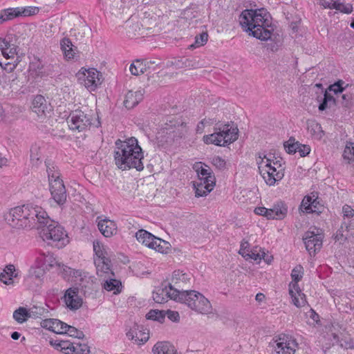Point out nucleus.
<instances>
[{
	"mask_svg": "<svg viewBox=\"0 0 354 354\" xmlns=\"http://www.w3.org/2000/svg\"><path fill=\"white\" fill-rule=\"evenodd\" d=\"M143 158L142 148L136 138L115 142L114 160L119 169L127 170L134 168L137 171H142L144 169Z\"/></svg>",
	"mask_w": 354,
	"mask_h": 354,
	"instance_id": "obj_1",
	"label": "nucleus"
},
{
	"mask_svg": "<svg viewBox=\"0 0 354 354\" xmlns=\"http://www.w3.org/2000/svg\"><path fill=\"white\" fill-rule=\"evenodd\" d=\"M270 15L264 8L244 10L239 18L240 24L250 31L252 35L261 40L271 38L273 28L271 27Z\"/></svg>",
	"mask_w": 354,
	"mask_h": 354,
	"instance_id": "obj_2",
	"label": "nucleus"
},
{
	"mask_svg": "<svg viewBox=\"0 0 354 354\" xmlns=\"http://www.w3.org/2000/svg\"><path fill=\"white\" fill-rule=\"evenodd\" d=\"M45 218L37 220L35 228L39 230L41 238L53 246L61 248L68 243V236L64 228L53 220H51L46 213Z\"/></svg>",
	"mask_w": 354,
	"mask_h": 354,
	"instance_id": "obj_3",
	"label": "nucleus"
},
{
	"mask_svg": "<svg viewBox=\"0 0 354 354\" xmlns=\"http://www.w3.org/2000/svg\"><path fill=\"white\" fill-rule=\"evenodd\" d=\"M239 129L233 122L220 124L214 127V132L203 136L205 144H213L217 146L225 147L233 143L238 139Z\"/></svg>",
	"mask_w": 354,
	"mask_h": 354,
	"instance_id": "obj_4",
	"label": "nucleus"
},
{
	"mask_svg": "<svg viewBox=\"0 0 354 354\" xmlns=\"http://www.w3.org/2000/svg\"><path fill=\"white\" fill-rule=\"evenodd\" d=\"M185 304L192 310L203 315L212 313L210 301L196 290H180L178 301Z\"/></svg>",
	"mask_w": 354,
	"mask_h": 354,
	"instance_id": "obj_5",
	"label": "nucleus"
},
{
	"mask_svg": "<svg viewBox=\"0 0 354 354\" xmlns=\"http://www.w3.org/2000/svg\"><path fill=\"white\" fill-rule=\"evenodd\" d=\"M18 210V228H35L37 221L45 218L46 212L41 207L24 205L16 207Z\"/></svg>",
	"mask_w": 354,
	"mask_h": 354,
	"instance_id": "obj_6",
	"label": "nucleus"
},
{
	"mask_svg": "<svg viewBox=\"0 0 354 354\" xmlns=\"http://www.w3.org/2000/svg\"><path fill=\"white\" fill-rule=\"evenodd\" d=\"M261 158V161L258 162L259 170L261 176L264 179L266 183L270 186L274 185L276 182L281 180L284 176V169L275 168L272 167L271 159L266 156Z\"/></svg>",
	"mask_w": 354,
	"mask_h": 354,
	"instance_id": "obj_7",
	"label": "nucleus"
},
{
	"mask_svg": "<svg viewBox=\"0 0 354 354\" xmlns=\"http://www.w3.org/2000/svg\"><path fill=\"white\" fill-rule=\"evenodd\" d=\"M163 17H161L159 15H157L154 12H146L144 14V17L142 18L141 21L134 25L132 26L133 30L135 31H140L139 35H145L148 34L145 32V31H150L153 30V32L157 29L159 30L160 29V25L162 23Z\"/></svg>",
	"mask_w": 354,
	"mask_h": 354,
	"instance_id": "obj_8",
	"label": "nucleus"
},
{
	"mask_svg": "<svg viewBox=\"0 0 354 354\" xmlns=\"http://www.w3.org/2000/svg\"><path fill=\"white\" fill-rule=\"evenodd\" d=\"M67 122L71 129L82 131L91 126V115L77 109L71 113Z\"/></svg>",
	"mask_w": 354,
	"mask_h": 354,
	"instance_id": "obj_9",
	"label": "nucleus"
},
{
	"mask_svg": "<svg viewBox=\"0 0 354 354\" xmlns=\"http://www.w3.org/2000/svg\"><path fill=\"white\" fill-rule=\"evenodd\" d=\"M180 290L177 288H173L171 283L168 286L159 288L153 292V299L155 302L163 304L167 302L168 299L178 301Z\"/></svg>",
	"mask_w": 354,
	"mask_h": 354,
	"instance_id": "obj_10",
	"label": "nucleus"
},
{
	"mask_svg": "<svg viewBox=\"0 0 354 354\" xmlns=\"http://www.w3.org/2000/svg\"><path fill=\"white\" fill-rule=\"evenodd\" d=\"M303 240L306 250L311 255L315 254L322 246L323 234L314 231H308L305 233Z\"/></svg>",
	"mask_w": 354,
	"mask_h": 354,
	"instance_id": "obj_11",
	"label": "nucleus"
},
{
	"mask_svg": "<svg viewBox=\"0 0 354 354\" xmlns=\"http://www.w3.org/2000/svg\"><path fill=\"white\" fill-rule=\"evenodd\" d=\"M49 187L52 198L59 205H63L67 198L66 190L63 180L61 178L55 179L49 183Z\"/></svg>",
	"mask_w": 354,
	"mask_h": 354,
	"instance_id": "obj_12",
	"label": "nucleus"
},
{
	"mask_svg": "<svg viewBox=\"0 0 354 354\" xmlns=\"http://www.w3.org/2000/svg\"><path fill=\"white\" fill-rule=\"evenodd\" d=\"M32 112L37 115V120L43 122L50 117L51 109L49 108L45 98L40 95L35 96L32 103Z\"/></svg>",
	"mask_w": 354,
	"mask_h": 354,
	"instance_id": "obj_13",
	"label": "nucleus"
},
{
	"mask_svg": "<svg viewBox=\"0 0 354 354\" xmlns=\"http://www.w3.org/2000/svg\"><path fill=\"white\" fill-rule=\"evenodd\" d=\"M194 169L196 171L199 183H206L210 185L215 186L216 178L212 172V170L206 165H203L202 162H196L194 165Z\"/></svg>",
	"mask_w": 354,
	"mask_h": 354,
	"instance_id": "obj_14",
	"label": "nucleus"
},
{
	"mask_svg": "<svg viewBox=\"0 0 354 354\" xmlns=\"http://www.w3.org/2000/svg\"><path fill=\"white\" fill-rule=\"evenodd\" d=\"M64 300L66 306L71 310H77L82 305V299L79 295L77 288H70L66 290Z\"/></svg>",
	"mask_w": 354,
	"mask_h": 354,
	"instance_id": "obj_15",
	"label": "nucleus"
},
{
	"mask_svg": "<svg viewBox=\"0 0 354 354\" xmlns=\"http://www.w3.org/2000/svg\"><path fill=\"white\" fill-rule=\"evenodd\" d=\"M11 36H7L5 38H0V48L1 54L6 59H13L17 55L18 46L12 43Z\"/></svg>",
	"mask_w": 354,
	"mask_h": 354,
	"instance_id": "obj_16",
	"label": "nucleus"
},
{
	"mask_svg": "<svg viewBox=\"0 0 354 354\" xmlns=\"http://www.w3.org/2000/svg\"><path fill=\"white\" fill-rule=\"evenodd\" d=\"M82 75L85 77V86L87 88H90L91 91L94 90L97 85L101 84L102 75L95 68L85 70V71L82 73Z\"/></svg>",
	"mask_w": 354,
	"mask_h": 354,
	"instance_id": "obj_17",
	"label": "nucleus"
},
{
	"mask_svg": "<svg viewBox=\"0 0 354 354\" xmlns=\"http://www.w3.org/2000/svg\"><path fill=\"white\" fill-rule=\"evenodd\" d=\"M41 327L55 333H66V324L57 319H46L41 322Z\"/></svg>",
	"mask_w": 354,
	"mask_h": 354,
	"instance_id": "obj_18",
	"label": "nucleus"
},
{
	"mask_svg": "<svg viewBox=\"0 0 354 354\" xmlns=\"http://www.w3.org/2000/svg\"><path fill=\"white\" fill-rule=\"evenodd\" d=\"M192 275L189 273L183 272L180 270H175L171 278L173 288H177L180 290H184L183 285L190 283Z\"/></svg>",
	"mask_w": 354,
	"mask_h": 354,
	"instance_id": "obj_19",
	"label": "nucleus"
},
{
	"mask_svg": "<svg viewBox=\"0 0 354 354\" xmlns=\"http://www.w3.org/2000/svg\"><path fill=\"white\" fill-rule=\"evenodd\" d=\"M297 346L295 340L279 342L274 346L272 354H294Z\"/></svg>",
	"mask_w": 354,
	"mask_h": 354,
	"instance_id": "obj_20",
	"label": "nucleus"
},
{
	"mask_svg": "<svg viewBox=\"0 0 354 354\" xmlns=\"http://www.w3.org/2000/svg\"><path fill=\"white\" fill-rule=\"evenodd\" d=\"M98 229L105 237H111L117 232L115 223L109 219L104 218L98 221Z\"/></svg>",
	"mask_w": 354,
	"mask_h": 354,
	"instance_id": "obj_21",
	"label": "nucleus"
},
{
	"mask_svg": "<svg viewBox=\"0 0 354 354\" xmlns=\"http://www.w3.org/2000/svg\"><path fill=\"white\" fill-rule=\"evenodd\" d=\"M270 213L268 214V219H283L287 214V207L286 205L279 201L274 204L273 207L269 209Z\"/></svg>",
	"mask_w": 354,
	"mask_h": 354,
	"instance_id": "obj_22",
	"label": "nucleus"
},
{
	"mask_svg": "<svg viewBox=\"0 0 354 354\" xmlns=\"http://www.w3.org/2000/svg\"><path fill=\"white\" fill-rule=\"evenodd\" d=\"M142 96L143 93L141 91L135 92L129 91L125 95L124 105L127 109H132L142 100Z\"/></svg>",
	"mask_w": 354,
	"mask_h": 354,
	"instance_id": "obj_23",
	"label": "nucleus"
},
{
	"mask_svg": "<svg viewBox=\"0 0 354 354\" xmlns=\"http://www.w3.org/2000/svg\"><path fill=\"white\" fill-rule=\"evenodd\" d=\"M17 277L16 273L15 267L12 264H9L6 266L3 271L0 274V280L6 285L13 283V278Z\"/></svg>",
	"mask_w": 354,
	"mask_h": 354,
	"instance_id": "obj_24",
	"label": "nucleus"
},
{
	"mask_svg": "<svg viewBox=\"0 0 354 354\" xmlns=\"http://www.w3.org/2000/svg\"><path fill=\"white\" fill-rule=\"evenodd\" d=\"M154 354H178L174 346L168 342H158L153 347Z\"/></svg>",
	"mask_w": 354,
	"mask_h": 354,
	"instance_id": "obj_25",
	"label": "nucleus"
},
{
	"mask_svg": "<svg viewBox=\"0 0 354 354\" xmlns=\"http://www.w3.org/2000/svg\"><path fill=\"white\" fill-rule=\"evenodd\" d=\"M171 64L174 66L176 69L180 68H196L198 67V62L196 59H190L187 58H180L175 59L174 60L171 62Z\"/></svg>",
	"mask_w": 354,
	"mask_h": 354,
	"instance_id": "obj_26",
	"label": "nucleus"
},
{
	"mask_svg": "<svg viewBox=\"0 0 354 354\" xmlns=\"http://www.w3.org/2000/svg\"><path fill=\"white\" fill-rule=\"evenodd\" d=\"M307 129L308 133L315 139L320 140L323 138L324 132L321 125L315 120L307 121Z\"/></svg>",
	"mask_w": 354,
	"mask_h": 354,
	"instance_id": "obj_27",
	"label": "nucleus"
},
{
	"mask_svg": "<svg viewBox=\"0 0 354 354\" xmlns=\"http://www.w3.org/2000/svg\"><path fill=\"white\" fill-rule=\"evenodd\" d=\"M151 62H145L140 59H136L130 65L129 71L133 75H140L147 71V68H149Z\"/></svg>",
	"mask_w": 354,
	"mask_h": 354,
	"instance_id": "obj_28",
	"label": "nucleus"
},
{
	"mask_svg": "<svg viewBox=\"0 0 354 354\" xmlns=\"http://www.w3.org/2000/svg\"><path fill=\"white\" fill-rule=\"evenodd\" d=\"M95 264L97 268V274L102 276L103 274L111 271V261L109 259H95Z\"/></svg>",
	"mask_w": 354,
	"mask_h": 354,
	"instance_id": "obj_29",
	"label": "nucleus"
},
{
	"mask_svg": "<svg viewBox=\"0 0 354 354\" xmlns=\"http://www.w3.org/2000/svg\"><path fill=\"white\" fill-rule=\"evenodd\" d=\"M61 49L64 56L70 59H73L75 56V50L73 48L71 41L68 38L64 37L60 41Z\"/></svg>",
	"mask_w": 354,
	"mask_h": 354,
	"instance_id": "obj_30",
	"label": "nucleus"
},
{
	"mask_svg": "<svg viewBox=\"0 0 354 354\" xmlns=\"http://www.w3.org/2000/svg\"><path fill=\"white\" fill-rule=\"evenodd\" d=\"M169 128L165 127L159 131L157 133L156 138L161 145H171L175 142Z\"/></svg>",
	"mask_w": 354,
	"mask_h": 354,
	"instance_id": "obj_31",
	"label": "nucleus"
},
{
	"mask_svg": "<svg viewBox=\"0 0 354 354\" xmlns=\"http://www.w3.org/2000/svg\"><path fill=\"white\" fill-rule=\"evenodd\" d=\"M171 133L174 141L176 142L179 139L182 138L187 133V127L184 123L178 124L177 126H169L167 127Z\"/></svg>",
	"mask_w": 354,
	"mask_h": 354,
	"instance_id": "obj_32",
	"label": "nucleus"
},
{
	"mask_svg": "<svg viewBox=\"0 0 354 354\" xmlns=\"http://www.w3.org/2000/svg\"><path fill=\"white\" fill-rule=\"evenodd\" d=\"M54 345L57 350L64 354H75V345L68 341L55 342Z\"/></svg>",
	"mask_w": 354,
	"mask_h": 354,
	"instance_id": "obj_33",
	"label": "nucleus"
},
{
	"mask_svg": "<svg viewBox=\"0 0 354 354\" xmlns=\"http://www.w3.org/2000/svg\"><path fill=\"white\" fill-rule=\"evenodd\" d=\"M136 236L139 242L145 245L148 248H150L151 241H153L154 237L153 234L144 230H138L136 234Z\"/></svg>",
	"mask_w": 354,
	"mask_h": 354,
	"instance_id": "obj_34",
	"label": "nucleus"
},
{
	"mask_svg": "<svg viewBox=\"0 0 354 354\" xmlns=\"http://www.w3.org/2000/svg\"><path fill=\"white\" fill-rule=\"evenodd\" d=\"M121 282L115 279H107L103 284V288L107 291H113L114 294L120 292Z\"/></svg>",
	"mask_w": 354,
	"mask_h": 354,
	"instance_id": "obj_35",
	"label": "nucleus"
},
{
	"mask_svg": "<svg viewBox=\"0 0 354 354\" xmlns=\"http://www.w3.org/2000/svg\"><path fill=\"white\" fill-rule=\"evenodd\" d=\"M206 183H197L195 186V194L196 197L206 196L214 188V186L205 184Z\"/></svg>",
	"mask_w": 354,
	"mask_h": 354,
	"instance_id": "obj_36",
	"label": "nucleus"
},
{
	"mask_svg": "<svg viewBox=\"0 0 354 354\" xmlns=\"http://www.w3.org/2000/svg\"><path fill=\"white\" fill-rule=\"evenodd\" d=\"M30 161L32 165L36 167L41 163V152L39 147L37 145L32 146L30 149Z\"/></svg>",
	"mask_w": 354,
	"mask_h": 354,
	"instance_id": "obj_37",
	"label": "nucleus"
},
{
	"mask_svg": "<svg viewBox=\"0 0 354 354\" xmlns=\"http://www.w3.org/2000/svg\"><path fill=\"white\" fill-rule=\"evenodd\" d=\"M13 318L19 324L25 322L28 318H30L28 315V310L24 307H19L14 311Z\"/></svg>",
	"mask_w": 354,
	"mask_h": 354,
	"instance_id": "obj_38",
	"label": "nucleus"
},
{
	"mask_svg": "<svg viewBox=\"0 0 354 354\" xmlns=\"http://www.w3.org/2000/svg\"><path fill=\"white\" fill-rule=\"evenodd\" d=\"M17 207L11 209L8 212L5 214L4 218L6 221L11 226L18 228V218L19 213L17 212Z\"/></svg>",
	"mask_w": 354,
	"mask_h": 354,
	"instance_id": "obj_39",
	"label": "nucleus"
},
{
	"mask_svg": "<svg viewBox=\"0 0 354 354\" xmlns=\"http://www.w3.org/2000/svg\"><path fill=\"white\" fill-rule=\"evenodd\" d=\"M143 336L141 339L138 337V330L137 329H131L127 333V336L129 339L135 340L136 342L138 344H144L149 339V333H142Z\"/></svg>",
	"mask_w": 354,
	"mask_h": 354,
	"instance_id": "obj_40",
	"label": "nucleus"
},
{
	"mask_svg": "<svg viewBox=\"0 0 354 354\" xmlns=\"http://www.w3.org/2000/svg\"><path fill=\"white\" fill-rule=\"evenodd\" d=\"M45 165L46 167V171L48 174L49 183L52 182L55 179H56V180L60 179L59 173L55 169V166L50 162V160L45 161Z\"/></svg>",
	"mask_w": 354,
	"mask_h": 354,
	"instance_id": "obj_41",
	"label": "nucleus"
},
{
	"mask_svg": "<svg viewBox=\"0 0 354 354\" xmlns=\"http://www.w3.org/2000/svg\"><path fill=\"white\" fill-rule=\"evenodd\" d=\"M15 12L17 13V17L24 16L28 17L37 14L39 12V8L35 6H28L26 8H15Z\"/></svg>",
	"mask_w": 354,
	"mask_h": 354,
	"instance_id": "obj_42",
	"label": "nucleus"
},
{
	"mask_svg": "<svg viewBox=\"0 0 354 354\" xmlns=\"http://www.w3.org/2000/svg\"><path fill=\"white\" fill-rule=\"evenodd\" d=\"M17 17L15 8H8L0 11V24Z\"/></svg>",
	"mask_w": 354,
	"mask_h": 354,
	"instance_id": "obj_43",
	"label": "nucleus"
},
{
	"mask_svg": "<svg viewBox=\"0 0 354 354\" xmlns=\"http://www.w3.org/2000/svg\"><path fill=\"white\" fill-rule=\"evenodd\" d=\"M316 202V199H313L311 196H307L304 198L301 204V209L303 212L306 213L316 212L315 209L312 208V205Z\"/></svg>",
	"mask_w": 354,
	"mask_h": 354,
	"instance_id": "obj_44",
	"label": "nucleus"
},
{
	"mask_svg": "<svg viewBox=\"0 0 354 354\" xmlns=\"http://www.w3.org/2000/svg\"><path fill=\"white\" fill-rule=\"evenodd\" d=\"M349 229L345 228L344 222H343L335 234V239L340 243H344L349 236Z\"/></svg>",
	"mask_w": 354,
	"mask_h": 354,
	"instance_id": "obj_45",
	"label": "nucleus"
},
{
	"mask_svg": "<svg viewBox=\"0 0 354 354\" xmlns=\"http://www.w3.org/2000/svg\"><path fill=\"white\" fill-rule=\"evenodd\" d=\"M147 319H152L162 322L165 317V310H151L147 315Z\"/></svg>",
	"mask_w": 354,
	"mask_h": 354,
	"instance_id": "obj_46",
	"label": "nucleus"
},
{
	"mask_svg": "<svg viewBox=\"0 0 354 354\" xmlns=\"http://www.w3.org/2000/svg\"><path fill=\"white\" fill-rule=\"evenodd\" d=\"M337 98L334 97L333 95L326 91L324 95V100L319 106V111H324L327 108L328 104H335Z\"/></svg>",
	"mask_w": 354,
	"mask_h": 354,
	"instance_id": "obj_47",
	"label": "nucleus"
},
{
	"mask_svg": "<svg viewBox=\"0 0 354 354\" xmlns=\"http://www.w3.org/2000/svg\"><path fill=\"white\" fill-rule=\"evenodd\" d=\"M332 7V9H335L337 10H339L342 12L346 14L351 13L353 10L352 5L349 3L345 5L337 1H333Z\"/></svg>",
	"mask_w": 354,
	"mask_h": 354,
	"instance_id": "obj_48",
	"label": "nucleus"
},
{
	"mask_svg": "<svg viewBox=\"0 0 354 354\" xmlns=\"http://www.w3.org/2000/svg\"><path fill=\"white\" fill-rule=\"evenodd\" d=\"M344 84V82L342 80H339L335 84L329 86L328 89L326 90L329 93H334L337 95V97H339V95L343 93L344 88H343L342 85Z\"/></svg>",
	"mask_w": 354,
	"mask_h": 354,
	"instance_id": "obj_49",
	"label": "nucleus"
},
{
	"mask_svg": "<svg viewBox=\"0 0 354 354\" xmlns=\"http://www.w3.org/2000/svg\"><path fill=\"white\" fill-rule=\"evenodd\" d=\"M46 310L43 307L33 306L28 310V315L30 318L36 319L44 316L46 313Z\"/></svg>",
	"mask_w": 354,
	"mask_h": 354,
	"instance_id": "obj_50",
	"label": "nucleus"
},
{
	"mask_svg": "<svg viewBox=\"0 0 354 354\" xmlns=\"http://www.w3.org/2000/svg\"><path fill=\"white\" fill-rule=\"evenodd\" d=\"M354 143L348 142L346 145L343 153V157L344 159H347L348 162H353L354 158Z\"/></svg>",
	"mask_w": 354,
	"mask_h": 354,
	"instance_id": "obj_51",
	"label": "nucleus"
},
{
	"mask_svg": "<svg viewBox=\"0 0 354 354\" xmlns=\"http://www.w3.org/2000/svg\"><path fill=\"white\" fill-rule=\"evenodd\" d=\"M93 250L95 252V259H108L106 257L107 253L104 248V245L99 242L93 243Z\"/></svg>",
	"mask_w": 354,
	"mask_h": 354,
	"instance_id": "obj_52",
	"label": "nucleus"
},
{
	"mask_svg": "<svg viewBox=\"0 0 354 354\" xmlns=\"http://www.w3.org/2000/svg\"><path fill=\"white\" fill-rule=\"evenodd\" d=\"M283 146L286 152L292 154L297 151L299 142H295L294 139L290 138L288 141L284 142Z\"/></svg>",
	"mask_w": 354,
	"mask_h": 354,
	"instance_id": "obj_53",
	"label": "nucleus"
},
{
	"mask_svg": "<svg viewBox=\"0 0 354 354\" xmlns=\"http://www.w3.org/2000/svg\"><path fill=\"white\" fill-rule=\"evenodd\" d=\"M245 243H243L241 245V248L239 250V254H241L243 257L248 256L250 259H252L254 260L257 259H261L262 258L264 259L265 252H263L262 254H260L259 253H255L253 252H251V253H248V250H245V248L244 246Z\"/></svg>",
	"mask_w": 354,
	"mask_h": 354,
	"instance_id": "obj_54",
	"label": "nucleus"
},
{
	"mask_svg": "<svg viewBox=\"0 0 354 354\" xmlns=\"http://www.w3.org/2000/svg\"><path fill=\"white\" fill-rule=\"evenodd\" d=\"M353 100V95L352 94L349 93H341L339 95V97H337V100L343 106L345 107H348L350 106L351 102Z\"/></svg>",
	"mask_w": 354,
	"mask_h": 354,
	"instance_id": "obj_55",
	"label": "nucleus"
},
{
	"mask_svg": "<svg viewBox=\"0 0 354 354\" xmlns=\"http://www.w3.org/2000/svg\"><path fill=\"white\" fill-rule=\"evenodd\" d=\"M208 39V35L207 32H202L199 35L196 36L195 37V43L190 46L191 48H196L198 46H203L206 44Z\"/></svg>",
	"mask_w": 354,
	"mask_h": 354,
	"instance_id": "obj_56",
	"label": "nucleus"
},
{
	"mask_svg": "<svg viewBox=\"0 0 354 354\" xmlns=\"http://www.w3.org/2000/svg\"><path fill=\"white\" fill-rule=\"evenodd\" d=\"M291 297L292 299L293 304L297 307H302L306 303V296L302 292H299L298 294L295 293V295H294L293 296H291Z\"/></svg>",
	"mask_w": 354,
	"mask_h": 354,
	"instance_id": "obj_57",
	"label": "nucleus"
},
{
	"mask_svg": "<svg viewBox=\"0 0 354 354\" xmlns=\"http://www.w3.org/2000/svg\"><path fill=\"white\" fill-rule=\"evenodd\" d=\"M66 333H68L71 337H73L78 339H82L84 335L82 330L77 329L76 328L66 324Z\"/></svg>",
	"mask_w": 354,
	"mask_h": 354,
	"instance_id": "obj_58",
	"label": "nucleus"
},
{
	"mask_svg": "<svg viewBox=\"0 0 354 354\" xmlns=\"http://www.w3.org/2000/svg\"><path fill=\"white\" fill-rule=\"evenodd\" d=\"M29 274L32 279L41 280L44 275V270L40 267L31 268Z\"/></svg>",
	"mask_w": 354,
	"mask_h": 354,
	"instance_id": "obj_59",
	"label": "nucleus"
},
{
	"mask_svg": "<svg viewBox=\"0 0 354 354\" xmlns=\"http://www.w3.org/2000/svg\"><path fill=\"white\" fill-rule=\"evenodd\" d=\"M303 275V268L301 266H296L291 272L292 281H299Z\"/></svg>",
	"mask_w": 354,
	"mask_h": 354,
	"instance_id": "obj_60",
	"label": "nucleus"
},
{
	"mask_svg": "<svg viewBox=\"0 0 354 354\" xmlns=\"http://www.w3.org/2000/svg\"><path fill=\"white\" fill-rule=\"evenodd\" d=\"M212 165L220 170H223L226 167L225 160L220 156H214L212 160Z\"/></svg>",
	"mask_w": 354,
	"mask_h": 354,
	"instance_id": "obj_61",
	"label": "nucleus"
},
{
	"mask_svg": "<svg viewBox=\"0 0 354 354\" xmlns=\"http://www.w3.org/2000/svg\"><path fill=\"white\" fill-rule=\"evenodd\" d=\"M44 263L48 264L49 267L58 266L61 267V263H59L52 254H48L44 257Z\"/></svg>",
	"mask_w": 354,
	"mask_h": 354,
	"instance_id": "obj_62",
	"label": "nucleus"
},
{
	"mask_svg": "<svg viewBox=\"0 0 354 354\" xmlns=\"http://www.w3.org/2000/svg\"><path fill=\"white\" fill-rule=\"evenodd\" d=\"M344 218H353L354 217V209L348 205H344L342 207Z\"/></svg>",
	"mask_w": 354,
	"mask_h": 354,
	"instance_id": "obj_63",
	"label": "nucleus"
},
{
	"mask_svg": "<svg viewBox=\"0 0 354 354\" xmlns=\"http://www.w3.org/2000/svg\"><path fill=\"white\" fill-rule=\"evenodd\" d=\"M75 348V354H88L90 352L88 346L86 344H77Z\"/></svg>",
	"mask_w": 354,
	"mask_h": 354,
	"instance_id": "obj_64",
	"label": "nucleus"
}]
</instances>
